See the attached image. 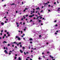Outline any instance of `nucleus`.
I'll use <instances>...</instances> for the list:
<instances>
[{"mask_svg": "<svg viewBox=\"0 0 60 60\" xmlns=\"http://www.w3.org/2000/svg\"><path fill=\"white\" fill-rule=\"evenodd\" d=\"M49 56L51 58H52V59H53L54 58V57H53V56H51V55H49Z\"/></svg>", "mask_w": 60, "mask_h": 60, "instance_id": "nucleus-1", "label": "nucleus"}, {"mask_svg": "<svg viewBox=\"0 0 60 60\" xmlns=\"http://www.w3.org/2000/svg\"><path fill=\"white\" fill-rule=\"evenodd\" d=\"M4 52H5V53L6 54H8V53L7 52V51L6 50H5L4 51Z\"/></svg>", "mask_w": 60, "mask_h": 60, "instance_id": "nucleus-2", "label": "nucleus"}, {"mask_svg": "<svg viewBox=\"0 0 60 60\" xmlns=\"http://www.w3.org/2000/svg\"><path fill=\"white\" fill-rule=\"evenodd\" d=\"M47 4H48L47 3H45V6H47Z\"/></svg>", "mask_w": 60, "mask_h": 60, "instance_id": "nucleus-3", "label": "nucleus"}, {"mask_svg": "<svg viewBox=\"0 0 60 60\" xmlns=\"http://www.w3.org/2000/svg\"><path fill=\"white\" fill-rule=\"evenodd\" d=\"M1 24L2 25H4V23L3 22H1Z\"/></svg>", "mask_w": 60, "mask_h": 60, "instance_id": "nucleus-4", "label": "nucleus"}, {"mask_svg": "<svg viewBox=\"0 0 60 60\" xmlns=\"http://www.w3.org/2000/svg\"><path fill=\"white\" fill-rule=\"evenodd\" d=\"M36 9L37 10H40V8L39 7H38V8H36Z\"/></svg>", "mask_w": 60, "mask_h": 60, "instance_id": "nucleus-5", "label": "nucleus"}, {"mask_svg": "<svg viewBox=\"0 0 60 60\" xmlns=\"http://www.w3.org/2000/svg\"><path fill=\"white\" fill-rule=\"evenodd\" d=\"M22 60V59H21V58H20V57H19L18 58V60Z\"/></svg>", "mask_w": 60, "mask_h": 60, "instance_id": "nucleus-6", "label": "nucleus"}, {"mask_svg": "<svg viewBox=\"0 0 60 60\" xmlns=\"http://www.w3.org/2000/svg\"><path fill=\"white\" fill-rule=\"evenodd\" d=\"M18 40H19V41H20V40H21V39H20V38L19 37L18 38Z\"/></svg>", "mask_w": 60, "mask_h": 60, "instance_id": "nucleus-7", "label": "nucleus"}, {"mask_svg": "<svg viewBox=\"0 0 60 60\" xmlns=\"http://www.w3.org/2000/svg\"><path fill=\"white\" fill-rule=\"evenodd\" d=\"M3 43H7V42L5 41H4L3 42Z\"/></svg>", "mask_w": 60, "mask_h": 60, "instance_id": "nucleus-8", "label": "nucleus"}, {"mask_svg": "<svg viewBox=\"0 0 60 60\" xmlns=\"http://www.w3.org/2000/svg\"><path fill=\"white\" fill-rule=\"evenodd\" d=\"M29 17L30 18H32L33 17V16H32V15H29Z\"/></svg>", "mask_w": 60, "mask_h": 60, "instance_id": "nucleus-9", "label": "nucleus"}, {"mask_svg": "<svg viewBox=\"0 0 60 60\" xmlns=\"http://www.w3.org/2000/svg\"><path fill=\"white\" fill-rule=\"evenodd\" d=\"M30 41H32L33 40V39L32 38H30L29 39Z\"/></svg>", "mask_w": 60, "mask_h": 60, "instance_id": "nucleus-10", "label": "nucleus"}, {"mask_svg": "<svg viewBox=\"0 0 60 60\" xmlns=\"http://www.w3.org/2000/svg\"><path fill=\"white\" fill-rule=\"evenodd\" d=\"M20 52L21 53H23V51H22L21 50H20Z\"/></svg>", "mask_w": 60, "mask_h": 60, "instance_id": "nucleus-11", "label": "nucleus"}, {"mask_svg": "<svg viewBox=\"0 0 60 60\" xmlns=\"http://www.w3.org/2000/svg\"><path fill=\"white\" fill-rule=\"evenodd\" d=\"M38 59L39 60H41L42 59H41L40 57H39L38 58Z\"/></svg>", "mask_w": 60, "mask_h": 60, "instance_id": "nucleus-12", "label": "nucleus"}, {"mask_svg": "<svg viewBox=\"0 0 60 60\" xmlns=\"http://www.w3.org/2000/svg\"><path fill=\"white\" fill-rule=\"evenodd\" d=\"M40 19V18L39 17H38L36 19H38H38Z\"/></svg>", "mask_w": 60, "mask_h": 60, "instance_id": "nucleus-13", "label": "nucleus"}, {"mask_svg": "<svg viewBox=\"0 0 60 60\" xmlns=\"http://www.w3.org/2000/svg\"><path fill=\"white\" fill-rule=\"evenodd\" d=\"M19 37L18 36H16L15 37V39H16V38H18Z\"/></svg>", "mask_w": 60, "mask_h": 60, "instance_id": "nucleus-14", "label": "nucleus"}, {"mask_svg": "<svg viewBox=\"0 0 60 60\" xmlns=\"http://www.w3.org/2000/svg\"><path fill=\"white\" fill-rule=\"evenodd\" d=\"M57 20H55L54 21V23H56V22H57Z\"/></svg>", "mask_w": 60, "mask_h": 60, "instance_id": "nucleus-15", "label": "nucleus"}, {"mask_svg": "<svg viewBox=\"0 0 60 60\" xmlns=\"http://www.w3.org/2000/svg\"><path fill=\"white\" fill-rule=\"evenodd\" d=\"M54 26L56 27L58 26V25L57 24H56Z\"/></svg>", "mask_w": 60, "mask_h": 60, "instance_id": "nucleus-16", "label": "nucleus"}, {"mask_svg": "<svg viewBox=\"0 0 60 60\" xmlns=\"http://www.w3.org/2000/svg\"><path fill=\"white\" fill-rule=\"evenodd\" d=\"M24 19V18H22L21 19V20H23V19Z\"/></svg>", "mask_w": 60, "mask_h": 60, "instance_id": "nucleus-17", "label": "nucleus"}, {"mask_svg": "<svg viewBox=\"0 0 60 60\" xmlns=\"http://www.w3.org/2000/svg\"><path fill=\"white\" fill-rule=\"evenodd\" d=\"M60 8H58V9L57 10V11H60Z\"/></svg>", "mask_w": 60, "mask_h": 60, "instance_id": "nucleus-18", "label": "nucleus"}, {"mask_svg": "<svg viewBox=\"0 0 60 60\" xmlns=\"http://www.w3.org/2000/svg\"><path fill=\"white\" fill-rule=\"evenodd\" d=\"M28 15H26V17H28Z\"/></svg>", "mask_w": 60, "mask_h": 60, "instance_id": "nucleus-19", "label": "nucleus"}, {"mask_svg": "<svg viewBox=\"0 0 60 60\" xmlns=\"http://www.w3.org/2000/svg\"><path fill=\"white\" fill-rule=\"evenodd\" d=\"M16 59H17V57H15V60H16Z\"/></svg>", "mask_w": 60, "mask_h": 60, "instance_id": "nucleus-20", "label": "nucleus"}, {"mask_svg": "<svg viewBox=\"0 0 60 60\" xmlns=\"http://www.w3.org/2000/svg\"><path fill=\"white\" fill-rule=\"evenodd\" d=\"M3 31H3V30H1V32L3 33Z\"/></svg>", "mask_w": 60, "mask_h": 60, "instance_id": "nucleus-21", "label": "nucleus"}, {"mask_svg": "<svg viewBox=\"0 0 60 60\" xmlns=\"http://www.w3.org/2000/svg\"><path fill=\"white\" fill-rule=\"evenodd\" d=\"M15 4L13 3L12 4H11V5H15Z\"/></svg>", "mask_w": 60, "mask_h": 60, "instance_id": "nucleus-22", "label": "nucleus"}, {"mask_svg": "<svg viewBox=\"0 0 60 60\" xmlns=\"http://www.w3.org/2000/svg\"><path fill=\"white\" fill-rule=\"evenodd\" d=\"M27 9H28V8H25V10H27Z\"/></svg>", "mask_w": 60, "mask_h": 60, "instance_id": "nucleus-23", "label": "nucleus"}, {"mask_svg": "<svg viewBox=\"0 0 60 60\" xmlns=\"http://www.w3.org/2000/svg\"><path fill=\"white\" fill-rule=\"evenodd\" d=\"M23 18H24V19H26V17H25V16H23Z\"/></svg>", "mask_w": 60, "mask_h": 60, "instance_id": "nucleus-24", "label": "nucleus"}, {"mask_svg": "<svg viewBox=\"0 0 60 60\" xmlns=\"http://www.w3.org/2000/svg\"><path fill=\"white\" fill-rule=\"evenodd\" d=\"M8 46H10V45L9 44H8Z\"/></svg>", "mask_w": 60, "mask_h": 60, "instance_id": "nucleus-25", "label": "nucleus"}, {"mask_svg": "<svg viewBox=\"0 0 60 60\" xmlns=\"http://www.w3.org/2000/svg\"><path fill=\"white\" fill-rule=\"evenodd\" d=\"M33 21V20L31 19L30 20V22H32Z\"/></svg>", "mask_w": 60, "mask_h": 60, "instance_id": "nucleus-26", "label": "nucleus"}, {"mask_svg": "<svg viewBox=\"0 0 60 60\" xmlns=\"http://www.w3.org/2000/svg\"><path fill=\"white\" fill-rule=\"evenodd\" d=\"M24 55H26V52H24Z\"/></svg>", "mask_w": 60, "mask_h": 60, "instance_id": "nucleus-27", "label": "nucleus"}, {"mask_svg": "<svg viewBox=\"0 0 60 60\" xmlns=\"http://www.w3.org/2000/svg\"><path fill=\"white\" fill-rule=\"evenodd\" d=\"M10 36V34H8V37H9V36Z\"/></svg>", "mask_w": 60, "mask_h": 60, "instance_id": "nucleus-28", "label": "nucleus"}, {"mask_svg": "<svg viewBox=\"0 0 60 60\" xmlns=\"http://www.w3.org/2000/svg\"><path fill=\"white\" fill-rule=\"evenodd\" d=\"M39 22H41V20H39Z\"/></svg>", "mask_w": 60, "mask_h": 60, "instance_id": "nucleus-29", "label": "nucleus"}, {"mask_svg": "<svg viewBox=\"0 0 60 60\" xmlns=\"http://www.w3.org/2000/svg\"><path fill=\"white\" fill-rule=\"evenodd\" d=\"M38 14L39 15H40V13H39V12H38Z\"/></svg>", "mask_w": 60, "mask_h": 60, "instance_id": "nucleus-30", "label": "nucleus"}, {"mask_svg": "<svg viewBox=\"0 0 60 60\" xmlns=\"http://www.w3.org/2000/svg\"><path fill=\"white\" fill-rule=\"evenodd\" d=\"M4 36H6V34H4Z\"/></svg>", "mask_w": 60, "mask_h": 60, "instance_id": "nucleus-31", "label": "nucleus"}, {"mask_svg": "<svg viewBox=\"0 0 60 60\" xmlns=\"http://www.w3.org/2000/svg\"><path fill=\"white\" fill-rule=\"evenodd\" d=\"M23 39L24 40H26V39L25 38H23Z\"/></svg>", "mask_w": 60, "mask_h": 60, "instance_id": "nucleus-32", "label": "nucleus"}, {"mask_svg": "<svg viewBox=\"0 0 60 60\" xmlns=\"http://www.w3.org/2000/svg\"><path fill=\"white\" fill-rule=\"evenodd\" d=\"M33 19H36V18L35 17H34Z\"/></svg>", "mask_w": 60, "mask_h": 60, "instance_id": "nucleus-33", "label": "nucleus"}, {"mask_svg": "<svg viewBox=\"0 0 60 60\" xmlns=\"http://www.w3.org/2000/svg\"><path fill=\"white\" fill-rule=\"evenodd\" d=\"M21 44V42H20L19 43V44Z\"/></svg>", "mask_w": 60, "mask_h": 60, "instance_id": "nucleus-34", "label": "nucleus"}, {"mask_svg": "<svg viewBox=\"0 0 60 60\" xmlns=\"http://www.w3.org/2000/svg\"><path fill=\"white\" fill-rule=\"evenodd\" d=\"M26 30L25 29H24V31H26Z\"/></svg>", "mask_w": 60, "mask_h": 60, "instance_id": "nucleus-35", "label": "nucleus"}, {"mask_svg": "<svg viewBox=\"0 0 60 60\" xmlns=\"http://www.w3.org/2000/svg\"><path fill=\"white\" fill-rule=\"evenodd\" d=\"M11 52H9V55H11Z\"/></svg>", "mask_w": 60, "mask_h": 60, "instance_id": "nucleus-36", "label": "nucleus"}, {"mask_svg": "<svg viewBox=\"0 0 60 60\" xmlns=\"http://www.w3.org/2000/svg\"><path fill=\"white\" fill-rule=\"evenodd\" d=\"M9 52H10V53H11V52L12 53V51H10Z\"/></svg>", "mask_w": 60, "mask_h": 60, "instance_id": "nucleus-37", "label": "nucleus"}, {"mask_svg": "<svg viewBox=\"0 0 60 60\" xmlns=\"http://www.w3.org/2000/svg\"><path fill=\"white\" fill-rule=\"evenodd\" d=\"M21 34H22V33H23V31H21Z\"/></svg>", "mask_w": 60, "mask_h": 60, "instance_id": "nucleus-38", "label": "nucleus"}, {"mask_svg": "<svg viewBox=\"0 0 60 60\" xmlns=\"http://www.w3.org/2000/svg\"><path fill=\"white\" fill-rule=\"evenodd\" d=\"M41 26H42V25H43V24L41 23Z\"/></svg>", "mask_w": 60, "mask_h": 60, "instance_id": "nucleus-39", "label": "nucleus"}, {"mask_svg": "<svg viewBox=\"0 0 60 60\" xmlns=\"http://www.w3.org/2000/svg\"><path fill=\"white\" fill-rule=\"evenodd\" d=\"M43 12V10H42L40 12Z\"/></svg>", "mask_w": 60, "mask_h": 60, "instance_id": "nucleus-40", "label": "nucleus"}, {"mask_svg": "<svg viewBox=\"0 0 60 60\" xmlns=\"http://www.w3.org/2000/svg\"><path fill=\"white\" fill-rule=\"evenodd\" d=\"M48 6H49V7H50V5H48Z\"/></svg>", "mask_w": 60, "mask_h": 60, "instance_id": "nucleus-41", "label": "nucleus"}, {"mask_svg": "<svg viewBox=\"0 0 60 60\" xmlns=\"http://www.w3.org/2000/svg\"><path fill=\"white\" fill-rule=\"evenodd\" d=\"M30 43H33V42L32 41H30Z\"/></svg>", "mask_w": 60, "mask_h": 60, "instance_id": "nucleus-42", "label": "nucleus"}, {"mask_svg": "<svg viewBox=\"0 0 60 60\" xmlns=\"http://www.w3.org/2000/svg\"><path fill=\"white\" fill-rule=\"evenodd\" d=\"M57 34V33H56V32H55V34Z\"/></svg>", "mask_w": 60, "mask_h": 60, "instance_id": "nucleus-43", "label": "nucleus"}, {"mask_svg": "<svg viewBox=\"0 0 60 60\" xmlns=\"http://www.w3.org/2000/svg\"><path fill=\"white\" fill-rule=\"evenodd\" d=\"M16 42H15L13 43L14 44H15V43H16Z\"/></svg>", "mask_w": 60, "mask_h": 60, "instance_id": "nucleus-44", "label": "nucleus"}, {"mask_svg": "<svg viewBox=\"0 0 60 60\" xmlns=\"http://www.w3.org/2000/svg\"><path fill=\"white\" fill-rule=\"evenodd\" d=\"M14 45H12V47H14Z\"/></svg>", "mask_w": 60, "mask_h": 60, "instance_id": "nucleus-45", "label": "nucleus"}, {"mask_svg": "<svg viewBox=\"0 0 60 60\" xmlns=\"http://www.w3.org/2000/svg\"><path fill=\"white\" fill-rule=\"evenodd\" d=\"M19 44H17V45L18 46H19Z\"/></svg>", "mask_w": 60, "mask_h": 60, "instance_id": "nucleus-46", "label": "nucleus"}, {"mask_svg": "<svg viewBox=\"0 0 60 60\" xmlns=\"http://www.w3.org/2000/svg\"><path fill=\"white\" fill-rule=\"evenodd\" d=\"M26 54H28V53H29L28 52H26Z\"/></svg>", "mask_w": 60, "mask_h": 60, "instance_id": "nucleus-47", "label": "nucleus"}, {"mask_svg": "<svg viewBox=\"0 0 60 60\" xmlns=\"http://www.w3.org/2000/svg\"><path fill=\"white\" fill-rule=\"evenodd\" d=\"M4 38H5V37H4V36H3V39H4Z\"/></svg>", "mask_w": 60, "mask_h": 60, "instance_id": "nucleus-48", "label": "nucleus"}, {"mask_svg": "<svg viewBox=\"0 0 60 60\" xmlns=\"http://www.w3.org/2000/svg\"><path fill=\"white\" fill-rule=\"evenodd\" d=\"M20 46L21 47H22V45H20Z\"/></svg>", "mask_w": 60, "mask_h": 60, "instance_id": "nucleus-49", "label": "nucleus"}, {"mask_svg": "<svg viewBox=\"0 0 60 60\" xmlns=\"http://www.w3.org/2000/svg\"><path fill=\"white\" fill-rule=\"evenodd\" d=\"M47 53H49V52H47Z\"/></svg>", "mask_w": 60, "mask_h": 60, "instance_id": "nucleus-50", "label": "nucleus"}, {"mask_svg": "<svg viewBox=\"0 0 60 60\" xmlns=\"http://www.w3.org/2000/svg\"><path fill=\"white\" fill-rule=\"evenodd\" d=\"M39 37H41V35H39Z\"/></svg>", "mask_w": 60, "mask_h": 60, "instance_id": "nucleus-51", "label": "nucleus"}, {"mask_svg": "<svg viewBox=\"0 0 60 60\" xmlns=\"http://www.w3.org/2000/svg\"><path fill=\"white\" fill-rule=\"evenodd\" d=\"M7 34H9V32H7Z\"/></svg>", "mask_w": 60, "mask_h": 60, "instance_id": "nucleus-52", "label": "nucleus"}, {"mask_svg": "<svg viewBox=\"0 0 60 60\" xmlns=\"http://www.w3.org/2000/svg\"><path fill=\"white\" fill-rule=\"evenodd\" d=\"M32 12H33V13H35V12H34V11H33Z\"/></svg>", "mask_w": 60, "mask_h": 60, "instance_id": "nucleus-53", "label": "nucleus"}, {"mask_svg": "<svg viewBox=\"0 0 60 60\" xmlns=\"http://www.w3.org/2000/svg\"><path fill=\"white\" fill-rule=\"evenodd\" d=\"M27 58H30V57H27Z\"/></svg>", "mask_w": 60, "mask_h": 60, "instance_id": "nucleus-54", "label": "nucleus"}, {"mask_svg": "<svg viewBox=\"0 0 60 60\" xmlns=\"http://www.w3.org/2000/svg\"><path fill=\"white\" fill-rule=\"evenodd\" d=\"M5 32H7V31L6 30H5Z\"/></svg>", "mask_w": 60, "mask_h": 60, "instance_id": "nucleus-55", "label": "nucleus"}, {"mask_svg": "<svg viewBox=\"0 0 60 60\" xmlns=\"http://www.w3.org/2000/svg\"><path fill=\"white\" fill-rule=\"evenodd\" d=\"M0 34L1 35H2V34H3L2 33H0Z\"/></svg>", "mask_w": 60, "mask_h": 60, "instance_id": "nucleus-56", "label": "nucleus"}, {"mask_svg": "<svg viewBox=\"0 0 60 60\" xmlns=\"http://www.w3.org/2000/svg\"><path fill=\"white\" fill-rule=\"evenodd\" d=\"M37 12H38V10H37V11L36 12V13Z\"/></svg>", "mask_w": 60, "mask_h": 60, "instance_id": "nucleus-57", "label": "nucleus"}, {"mask_svg": "<svg viewBox=\"0 0 60 60\" xmlns=\"http://www.w3.org/2000/svg\"><path fill=\"white\" fill-rule=\"evenodd\" d=\"M25 11H26V10L25 9L24 10H23V11L24 12H25Z\"/></svg>", "mask_w": 60, "mask_h": 60, "instance_id": "nucleus-58", "label": "nucleus"}, {"mask_svg": "<svg viewBox=\"0 0 60 60\" xmlns=\"http://www.w3.org/2000/svg\"><path fill=\"white\" fill-rule=\"evenodd\" d=\"M33 25H35V23H33Z\"/></svg>", "mask_w": 60, "mask_h": 60, "instance_id": "nucleus-59", "label": "nucleus"}, {"mask_svg": "<svg viewBox=\"0 0 60 60\" xmlns=\"http://www.w3.org/2000/svg\"><path fill=\"white\" fill-rule=\"evenodd\" d=\"M36 17H39V16H38L37 15H36Z\"/></svg>", "mask_w": 60, "mask_h": 60, "instance_id": "nucleus-60", "label": "nucleus"}, {"mask_svg": "<svg viewBox=\"0 0 60 60\" xmlns=\"http://www.w3.org/2000/svg\"><path fill=\"white\" fill-rule=\"evenodd\" d=\"M22 49H25L24 47H23Z\"/></svg>", "mask_w": 60, "mask_h": 60, "instance_id": "nucleus-61", "label": "nucleus"}, {"mask_svg": "<svg viewBox=\"0 0 60 60\" xmlns=\"http://www.w3.org/2000/svg\"><path fill=\"white\" fill-rule=\"evenodd\" d=\"M23 25H25V22L23 23Z\"/></svg>", "mask_w": 60, "mask_h": 60, "instance_id": "nucleus-62", "label": "nucleus"}, {"mask_svg": "<svg viewBox=\"0 0 60 60\" xmlns=\"http://www.w3.org/2000/svg\"><path fill=\"white\" fill-rule=\"evenodd\" d=\"M24 4V3H23V2H22V4Z\"/></svg>", "mask_w": 60, "mask_h": 60, "instance_id": "nucleus-63", "label": "nucleus"}, {"mask_svg": "<svg viewBox=\"0 0 60 60\" xmlns=\"http://www.w3.org/2000/svg\"><path fill=\"white\" fill-rule=\"evenodd\" d=\"M30 60H32V59H31V58H30Z\"/></svg>", "mask_w": 60, "mask_h": 60, "instance_id": "nucleus-64", "label": "nucleus"}]
</instances>
